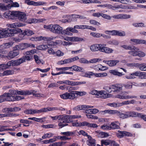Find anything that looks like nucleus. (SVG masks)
<instances>
[{
    "mask_svg": "<svg viewBox=\"0 0 146 146\" xmlns=\"http://www.w3.org/2000/svg\"><path fill=\"white\" fill-rule=\"evenodd\" d=\"M16 94L17 93L18 94L21 95H27V90L23 91V90H16Z\"/></svg>",
    "mask_w": 146,
    "mask_h": 146,
    "instance_id": "nucleus-44",
    "label": "nucleus"
},
{
    "mask_svg": "<svg viewBox=\"0 0 146 146\" xmlns=\"http://www.w3.org/2000/svg\"><path fill=\"white\" fill-rule=\"evenodd\" d=\"M7 31V36L8 37L13 36L14 34H16L18 33L22 32L21 30L20 29H9L6 28Z\"/></svg>",
    "mask_w": 146,
    "mask_h": 146,
    "instance_id": "nucleus-8",
    "label": "nucleus"
},
{
    "mask_svg": "<svg viewBox=\"0 0 146 146\" xmlns=\"http://www.w3.org/2000/svg\"><path fill=\"white\" fill-rule=\"evenodd\" d=\"M98 94V98H100L102 99L110 98L112 96L111 94L107 93L104 90L99 91Z\"/></svg>",
    "mask_w": 146,
    "mask_h": 146,
    "instance_id": "nucleus-10",
    "label": "nucleus"
},
{
    "mask_svg": "<svg viewBox=\"0 0 146 146\" xmlns=\"http://www.w3.org/2000/svg\"><path fill=\"white\" fill-rule=\"evenodd\" d=\"M54 125L52 124H50L47 125H42V127L44 128H54Z\"/></svg>",
    "mask_w": 146,
    "mask_h": 146,
    "instance_id": "nucleus-54",
    "label": "nucleus"
},
{
    "mask_svg": "<svg viewBox=\"0 0 146 146\" xmlns=\"http://www.w3.org/2000/svg\"><path fill=\"white\" fill-rule=\"evenodd\" d=\"M102 17L104 18L107 20H110L111 19V17L107 14L102 13Z\"/></svg>",
    "mask_w": 146,
    "mask_h": 146,
    "instance_id": "nucleus-53",
    "label": "nucleus"
},
{
    "mask_svg": "<svg viewBox=\"0 0 146 146\" xmlns=\"http://www.w3.org/2000/svg\"><path fill=\"white\" fill-rule=\"evenodd\" d=\"M26 15L25 13L19 11H7L4 14V17L5 18L13 19L16 17L22 21H24L26 20Z\"/></svg>",
    "mask_w": 146,
    "mask_h": 146,
    "instance_id": "nucleus-1",
    "label": "nucleus"
},
{
    "mask_svg": "<svg viewBox=\"0 0 146 146\" xmlns=\"http://www.w3.org/2000/svg\"><path fill=\"white\" fill-rule=\"evenodd\" d=\"M90 93L92 95H95L96 97L98 98L99 91L96 90H93L90 91Z\"/></svg>",
    "mask_w": 146,
    "mask_h": 146,
    "instance_id": "nucleus-63",
    "label": "nucleus"
},
{
    "mask_svg": "<svg viewBox=\"0 0 146 146\" xmlns=\"http://www.w3.org/2000/svg\"><path fill=\"white\" fill-rule=\"evenodd\" d=\"M72 39H73L72 41H74L78 42L82 41H84L83 38L77 37H72Z\"/></svg>",
    "mask_w": 146,
    "mask_h": 146,
    "instance_id": "nucleus-48",
    "label": "nucleus"
},
{
    "mask_svg": "<svg viewBox=\"0 0 146 146\" xmlns=\"http://www.w3.org/2000/svg\"><path fill=\"white\" fill-rule=\"evenodd\" d=\"M31 58V57L29 56L28 55H26L25 56H23V57L16 60L17 66L20 65L21 64L25 62V60H30Z\"/></svg>",
    "mask_w": 146,
    "mask_h": 146,
    "instance_id": "nucleus-9",
    "label": "nucleus"
},
{
    "mask_svg": "<svg viewBox=\"0 0 146 146\" xmlns=\"http://www.w3.org/2000/svg\"><path fill=\"white\" fill-rule=\"evenodd\" d=\"M14 71L13 70H7L4 71L3 73V76H7L14 74Z\"/></svg>",
    "mask_w": 146,
    "mask_h": 146,
    "instance_id": "nucleus-38",
    "label": "nucleus"
},
{
    "mask_svg": "<svg viewBox=\"0 0 146 146\" xmlns=\"http://www.w3.org/2000/svg\"><path fill=\"white\" fill-rule=\"evenodd\" d=\"M68 93V98L69 99L73 100L76 98L75 92L72 91Z\"/></svg>",
    "mask_w": 146,
    "mask_h": 146,
    "instance_id": "nucleus-34",
    "label": "nucleus"
},
{
    "mask_svg": "<svg viewBox=\"0 0 146 146\" xmlns=\"http://www.w3.org/2000/svg\"><path fill=\"white\" fill-rule=\"evenodd\" d=\"M93 75H94V72H89L86 73L84 76L90 78L91 77L90 76Z\"/></svg>",
    "mask_w": 146,
    "mask_h": 146,
    "instance_id": "nucleus-56",
    "label": "nucleus"
},
{
    "mask_svg": "<svg viewBox=\"0 0 146 146\" xmlns=\"http://www.w3.org/2000/svg\"><path fill=\"white\" fill-rule=\"evenodd\" d=\"M9 92L5 93L6 94V98H5L7 99L5 101H13L15 100H19L21 99H23L24 97L20 96H17L16 97L14 95L16 94V90H9Z\"/></svg>",
    "mask_w": 146,
    "mask_h": 146,
    "instance_id": "nucleus-3",
    "label": "nucleus"
},
{
    "mask_svg": "<svg viewBox=\"0 0 146 146\" xmlns=\"http://www.w3.org/2000/svg\"><path fill=\"white\" fill-rule=\"evenodd\" d=\"M121 19H127L131 18V16L130 15L126 14H121Z\"/></svg>",
    "mask_w": 146,
    "mask_h": 146,
    "instance_id": "nucleus-51",
    "label": "nucleus"
},
{
    "mask_svg": "<svg viewBox=\"0 0 146 146\" xmlns=\"http://www.w3.org/2000/svg\"><path fill=\"white\" fill-rule=\"evenodd\" d=\"M53 135V134L52 133H46L44 135L42 136V138L43 139H46L47 138H50L52 137Z\"/></svg>",
    "mask_w": 146,
    "mask_h": 146,
    "instance_id": "nucleus-47",
    "label": "nucleus"
},
{
    "mask_svg": "<svg viewBox=\"0 0 146 146\" xmlns=\"http://www.w3.org/2000/svg\"><path fill=\"white\" fill-rule=\"evenodd\" d=\"M73 70L80 72H84V70L82 67L77 66L76 65L74 66Z\"/></svg>",
    "mask_w": 146,
    "mask_h": 146,
    "instance_id": "nucleus-35",
    "label": "nucleus"
},
{
    "mask_svg": "<svg viewBox=\"0 0 146 146\" xmlns=\"http://www.w3.org/2000/svg\"><path fill=\"white\" fill-rule=\"evenodd\" d=\"M17 66L15 60H12L9 61L7 64H0V68L5 69L8 68L10 66Z\"/></svg>",
    "mask_w": 146,
    "mask_h": 146,
    "instance_id": "nucleus-5",
    "label": "nucleus"
},
{
    "mask_svg": "<svg viewBox=\"0 0 146 146\" xmlns=\"http://www.w3.org/2000/svg\"><path fill=\"white\" fill-rule=\"evenodd\" d=\"M117 115L119 116L120 118L122 119H125L127 118V114H124L120 113L119 111V113L117 114Z\"/></svg>",
    "mask_w": 146,
    "mask_h": 146,
    "instance_id": "nucleus-40",
    "label": "nucleus"
},
{
    "mask_svg": "<svg viewBox=\"0 0 146 146\" xmlns=\"http://www.w3.org/2000/svg\"><path fill=\"white\" fill-rule=\"evenodd\" d=\"M11 4H9L6 5L0 3V8H2L3 10H6L10 9L11 7H19V5L17 2H11Z\"/></svg>",
    "mask_w": 146,
    "mask_h": 146,
    "instance_id": "nucleus-7",
    "label": "nucleus"
},
{
    "mask_svg": "<svg viewBox=\"0 0 146 146\" xmlns=\"http://www.w3.org/2000/svg\"><path fill=\"white\" fill-rule=\"evenodd\" d=\"M34 34L33 32L31 30L29 29L25 30L23 33V34L28 36H31Z\"/></svg>",
    "mask_w": 146,
    "mask_h": 146,
    "instance_id": "nucleus-37",
    "label": "nucleus"
},
{
    "mask_svg": "<svg viewBox=\"0 0 146 146\" xmlns=\"http://www.w3.org/2000/svg\"><path fill=\"white\" fill-rule=\"evenodd\" d=\"M35 47V45L32 43H23L19 44V48L22 50L28 48H32Z\"/></svg>",
    "mask_w": 146,
    "mask_h": 146,
    "instance_id": "nucleus-12",
    "label": "nucleus"
},
{
    "mask_svg": "<svg viewBox=\"0 0 146 146\" xmlns=\"http://www.w3.org/2000/svg\"><path fill=\"white\" fill-rule=\"evenodd\" d=\"M6 94L4 93L3 94L0 96V103L5 101V100L7 99L5 98H6Z\"/></svg>",
    "mask_w": 146,
    "mask_h": 146,
    "instance_id": "nucleus-45",
    "label": "nucleus"
},
{
    "mask_svg": "<svg viewBox=\"0 0 146 146\" xmlns=\"http://www.w3.org/2000/svg\"><path fill=\"white\" fill-rule=\"evenodd\" d=\"M58 86V85L57 83L53 82L50 84L48 86V88H53L54 87H57Z\"/></svg>",
    "mask_w": 146,
    "mask_h": 146,
    "instance_id": "nucleus-57",
    "label": "nucleus"
},
{
    "mask_svg": "<svg viewBox=\"0 0 146 146\" xmlns=\"http://www.w3.org/2000/svg\"><path fill=\"white\" fill-rule=\"evenodd\" d=\"M145 55V54L144 52L140 51H138L137 56L140 57H143Z\"/></svg>",
    "mask_w": 146,
    "mask_h": 146,
    "instance_id": "nucleus-60",
    "label": "nucleus"
},
{
    "mask_svg": "<svg viewBox=\"0 0 146 146\" xmlns=\"http://www.w3.org/2000/svg\"><path fill=\"white\" fill-rule=\"evenodd\" d=\"M130 40L133 42L134 44H144V40L139 39H131Z\"/></svg>",
    "mask_w": 146,
    "mask_h": 146,
    "instance_id": "nucleus-30",
    "label": "nucleus"
},
{
    "mask_svg": "<svg viewBox=\"0 0 146 146\" xmlns=\"http://www.w3.org/2000/svg\"><path fill=\"white\" fill-rule=\"evenodd\" d=\"M119 61L118 60H105L103 61L104 63H105L109 66L111 67H113L115 66L117 63H119Z\"/></svg>",
    "mask_w": 146,
    "mask_h": 146,
    "instance_id": "nucleus-21",
    "label": "nucleus"
},
{
    "mask_svg": "<svg viewBox=\"0 0 146 146\" xmlns=\"http://www.w3.org/2000/svg\"><path fill=\"white\" fill-rule=\"evenodd\" d=\"M13 44V42H9L4 44H3L0 45V47L3 50L4 49L8 48L12 46Z\"/></svg>",
    "mask_w": 146,
    "mask_h": 146,
    "instance_id": "nucleus-28",
    "label": "nucleus"
},
{
    "mask_svg": "<svg viewBox=\"0 0 146 146\" xmlns=\"http://www.w3.org/2000/svg\"><path fill=\"white\" fill-rule=\"evenodd\" d=\"M115 98L120 99L127 100L129 99L136 98L137 97L134 95H125L124 94H123L122 95H117L115 96Z\"/></svg>",
    "mask_w": 146,
    "mask_h": 146,
    "instance_id": "nucleus-14",
    "label": "nucleus"
},
{
    "mask_svg": "<svg viewBox=\"0 0 146 146\" xmlns=\"http://www.w3.org/2000/svg\"><path fill=\"white\" fill-rule=\"evenodd\" d=\"M7 31L6 28L0 29V38H3L7 37Z\"/></svg>",
    "mask_w": 146,
    "mask_h": 146,
    "instance_id": "nucleus-25",
    "label": "nucleus"
},
{
    "mask_svg": "<svg viewBox=\"0 0 146 146\" xmlns=\"http://www.w3.org/2000/svg\"><path fill=\"white\" fill-rule=\"evenodd\" d=\"M108 105L111 107L115 108L120 107V103L114 102L113 103H110L108 104Z\"/></svg>",
    "mask_w": 146,
    "mask_h": 146,
    "instance_id": "nucleus-42",
    "label": "nucleus"
},
{
    "mask_svg": "<svg viewBox=\"0 0 146 146\" xmlns=\"http://www.w3.org/2000/svg\"><path fill=\"white\" fill-rule=\"evenodd\" d=\"M44 27L48 30L53 33L56 34L62 35L65 34V31L63 30L62 27L58 24H51L48 25H44Z\"/></svg>",
    "mask_w": 146,
    "mask_h": 146,
    "instance_id": "nucleus-2",
    "label": "nucleus"
},
{
    "mask_svg": "<svg viewBox=\"0 0 146 146\" xmlns=\"http://www.w3.org/2000/svg\"><path fill=\"white\" fill-rule=\"evenodd\" d=\"M95 132L96 133H99L98 136L101 138L106 137L108 136V134L104 132H100V131H96Z\"/></svg>",
    "mask_w": 146,
    "mask_h": 146,
    "instance_id": "nucleus-32",
    "label": "nucleus"
},
{
    "mask_svg": "<svg viewBox=\"0 0 146 146\" xmlns=\"http://www.w3.org/2000/svg\"><path fill=\"white\" fill-rule=\"evenodd\" d=\"M120 123L118 121H115L111 123V129H118L120 128Z\"/></svg>",
    "mask_w": 146,
    "mask_h": 146,
    "instance_id": "nucleus-23",
    "label": "nucleus"
},
{
    "mask_svg": "<svg viewBox=\"0 0 146 146\" xmlns=\"http://www.w3.org/2000/svg\"><path fill=\"white\" fill-rule=\"evenodd\" d=\"M90 23L95 25L99 26L101 25L100 23L94 20H91L89 21Z\"/></svg>",
    "mask_w": 146,
    "mask_h": 146,
    "instance_id": "nucleus-49",
    "label": "nucleus"
},
{
    "mask_svg": "<svg viewBox=\"0 0 146 146\" xmlns=\"http://www.w3.org/2000/svg\"><path fill=\"white\" fill-rule=\"evenodd\" d=\"M111 140H102L101 143L102 145H108L110 144Z\"/></svg>",
    "mask_w": 146,
    "mask_h": 146,
    "instance_id": "nucleus-43",
    "label": "nucleus"
},
{
    "mask_svg": "<svg viewBox=\"0 0 146 146\" xmlns=\"http://www.w3.org/2000/svg\"><path fill=\"white\" fill-rule=\"evenodd\" d=\"M68 92H66L63 94L60 95V96L62 99H68Z\"/></svg>",
    "mask_w": 146,
    "mask_h": 146,
    "instance_id": "nucleus-58",
    "label": "nucleus"
},
{
    "mask_svg": "<svg viewBox=\"0 0 146 146\" xmlns=\"http://www.w3.org/2000/svg\"><path fill=\"white\" fill-rule=\"evenodd\" d=\"M142 72L140 71H137L135 72L132 73L131 75L133 76L134 77L135 76H139L141 75V74Z\"/></svg>",
    "mask_w": 146,
    "mask_h": 146,
    "instance_id": "nucleus-62",
    "label": "nucleus"
},
{
    "mask_svg": "<svg viewBox=\"0 0 146 146\" xmlns=\"http://www.w3.org/2000/svg\"><path fill=\"white\" fill-rule=\"evenodd\" d=\"M106 44H102L101 52L107 54H110L112 53L113 50L111 48L106 47Z\"/></svg>",
    "mask_w": 146,
    "mask_h": 146,
    "instance_id": "nucleus-16",
    "label": "nucleus"
},
{
    "mask_svg": "<svg viewBox=\"0 0 146 146\" xmlns=\"http://www.w3.org/2000/svg\"><path fill=\"white\" fill-rule=\"evenodd\" d=\"M110 73L114 75L117 76H121L124 75L122 72H120L117 71L116 70H111L110 71Z\"/></svg>",
    "mask_w": 146,
    "mask_h": 146,
    "instance_id": "nucleus-31",
    "label": "nucleus"
},
{
    "mask_svg": "<svg viewBox=\"0 0 146 146\" xmlns=\"http://www.w3.org/2000/svg\"><path fill=\"white\" fill-rule=\"evenodd\" d=\"M95 140L94 139H93L92 140H88V145L91 146H95L96 143H95Z\"/></svg>",
    "mask_w": 146,
    "mask_h": 146,
    "instance_id": "nucleus-46",
    "label": "nucleus"
},
{
    "mask_svg": "<svg viewBox=\"0 0 146 146\" xmlns=\"http://www.w3.org/2000/svg\"><path fill=\"white\" fill-rule=\"evenodd\" d=\"M102 112L103 113H108L110 114L114 115L119 113V111L116 110H105L102 111Z\"/></svg>",
    "mask_w": 146,
    "mask_h": 146,
    "instance_id": "nucleus-27",
    "label": "nucleus"
},
{
    "mask_svg": "<svg viewBox=\"0 0 146 146\" xmlns=\"http://www.w3.org/2000/svg\"><path fill=\"white\" fill-rule=\"evenodd\" d=\"M94 108L93 106H87L86 105H82V110H86L88 109Z\"/></svg>",
    "mask_w": 146,
    "mask_h": 146,
    "instance_id": "nucleus-61",
    "label": "nucleus"
},
{
    "mask_svg": "<svg viewBox=\"0 0 146 146\" xmlns=\"http://www.w3.org/2000/svg\"><path fill=\"white\" fill-rule=\"evenodd\" d=\"M59 108L57 107L43 108H42V113L46 112L49 111L58 110Z\"/></svg>",
    "mask_w": 146,
    "mask_h": 146,
    "instance_id": "nucleus-24",
    "label": "nucleus"
},
{
    "mask_svg": "<svg viewBox=\"0 0 146 146\" xmlns=\"http://www.w3.org/2000/svg\"><path fill=\"white\" fill-rule=\"evenodd\" d=\"M118 133L117 134V136L119 138H122L124 136H131L132 134L129 132L126 131H118Z\"/></svg>",
    "mask_w": 146,
    "mask_h": 146,
    "instance_id": "nucleus-18",
    "label": "nucleus"
},
{
    "mask_svg": "<svg viewBox=\"0 0 146 146\" xmlns=\"http://www.w3.org/2000/svg\"><path fill=\"white\" fill-rule=\"evenodd\" d=\"M132 25L136 27H145L144 24L142 23H133L132 24Z\"/></svg>",
    "mask_w": 146,
    "mask_h": 146,
    "instance_id": "nucleus-39",
    "label": "nucleus"
},
{
    "mask_svg": "<svg viewBox=\"0 0 146 146\" xmlns=\"http://www.w3.org/2000/svg\"><path fill=\"white\" fill-rule=\"evenodd\" d=\"M79 62L81 63L88 64L89 61L84 58H82L79 59Z\"/></svg>",
    "mask_w": 146,
    "mask_h": 146,
    "instance_id": "nucleus-52",
    "label": "nucleus"
},
{
    "mask_svg": "<svg viewBox=\"0 0 146 146\" xmlns=\"http://www.w3.org/2000/svg\"><path fill=\"white\" fill-rule=\"evenodd\" d=\"M76 2L84 4H89L92 3L101 4L102 3L101 1L97 0H80L77 1Z\"/></svg>",
    "mask_w": 146,
    "mask_h": 146,
    "instance_id": "nucleus-11",
    "label": "nucleus"
},
{
    "mask_svg": "<svg viewBox=\"0 0 146 146\" xmlns=\"http://www.w3.org/2000/svg\"><path fill=\"white\" fill-rule=\"evenodd\" d=\"M90 35L94 37L99 38L101 37L102 34L99 33L92 32L90 33Z\"/></svg>",
    "mask_w": 146,
    "mask_h": 146,
    "instance_id": "nucleus-41",
    "label": "nucleus"
},
{
    "mask_svg": "<svg viewBox=\"0 0 146 146\" xmlns=\"http://www.w3.org/2000/svg\"><path fill=\"white\" fill-rule=\"evenodd\" d=\"M123 84H117L112 86V89H114L113 92H118L122 90Z\"/></svg>",
    "mask_w": 146,
    "mask_h": 146,
    "instance_id": "nucleus-22",
    "label": "nucleus"
},
{
    "mask_svg": "<svg viewBox=\"0 0 146 146\" xmlns=\"http://www.w3.org/2000/svg\"><path fill=\"white\" fill-rule=\"evenodd\" d=\"M138 67L141 71H146V65L145 63H138Z\"/></svg>",
    "mask_w": 146,
    "mask_h": 146,
    "instance_id": "nucleus-33",
    "label": "nucleus"
},
{
    "mask_svg": "<svg viewBox=\"0 0 146 146\" xmlns=\"http://www.w3.org/2000/svg\"><path fill=\"white\" fill-rule=\"evenodd\" d=\"M19 54V51H10L8 54L7 57L8 59H10L13 58L15 57L18 56Z\"/></svg>",
    "mask_w": 146,
    "mask_h": 146,
    "instance_id": "nucleus-17",
    "label": "nucleus"
},
{
    "mask_svg": "<svg viewBox=\"0 0 146 146\" xmlns=\"http://www.w3.org/2000/svg\"><path fill=\"white\" fill-rule=\"evenodd\" d=\"M26 3L28 5H33L34 6L43 5L46 4V3L45 2L42 1L35 2L33 1H30V0H28L27 2H26Z\"/></svg>",
    "mask_w": 146,
    "mask_h": 146,
    "instance_id": "nucleus-19",
    "label": "nucleus"
},
{
    "mask_svg": "<svg viewBox=\"0 0 146 146\" xmlns=\"http://www.w3.org/2000/svg\"><path fill=\"white\" fill-rule=\"evenodd\" d=\"M20 122L21 123L29 124L31 123V121L27 119H21L20 121Z\"/></svg>",
    "mask_w": 146,
    "mask_h": 146,
    "instance_id": "nucleus-59",
    "label": "nucleus"
},
{
    "mask_svg": "<svg viewBox=\"0 0 146 146\" xmlns=\"http://www.w3.org/2000/svg\"><path fill=\"white\" fill-rule=\"evenodd\" d=\"M101 128L106 130H111V125H104L101 127Z\"/></svg>",
    "mask_w": 146,
    "mask_h": 146,
    "instance_id": "nucleus-50",
    "label": "nucleus"
},
{
    "mask_svg": "<svg viewBox=\"0 0 146 146\" xmlns=\"http://www.w3.org/2000/svg\"><path fill=\"white\" fill-rule=\"evenodd\" d=\"M24 113L27 114H29L39 113H42V108L39 110L33 109H27L25 111Z\"/></svg>",
    "mask_w": 146,
    "mask_h": 146,
    "instance_id": "nucleus-15",
    "label": "nucleus"
},
{
    "mask_svg": "<svg viewBox=\"0 0 146 146\" xmlns=\"http://www.w3.org/2000/svg\"><path fill=\"white\" fill-rule=\"evenodd\" d=\"M86 115L88 118L89 119H98V117L96 116L89 114H86Z\"/></svg>",
    "mask_w": 146,
    "mask_h": 146,
    "instance_id": "nucleus-64",
    "label": "nucleus"
},
{
    "mask_svg": "<svg viewBox=\"0 0 146 146\" xmlns=\"http://www.w3.org/2000/svg\"><path fill=\"white\" fill-rule=\"evenodd\" d=\"M59 121L58 125L61 128L67 125L68 124L67 123L71 122V121L70 120L69 115L63 116L61 115Z\"/></svg>",
    "mask_w": 146,
    "mask_h": 146,
    "instance_id": "nucleus-4",
    "label": "nucleus"
},
{
    "mask_svg": "<svg viewBox=\"0 0 146 146\" xmlns=\"http://www.w3.org/2000/svg\"><path fill=\"white\" fill-rule=\"evenodd\" d=\"M129 51L128 52V53L131 55L133 56H137V53L138 51L139 50V49L135 46L131 47V49L129 50Z\"/></svg>",
    "mask_w": 146,
    "mask_h": 146,
    "instance_id": "nucleus-20",
    "label": "nucleus"
},
{
    "mask_svg": "<svg viewBox=\"0 0 146 146\" xmlns=\"http://www.w3.org/2000/svg\"><path fill=\"white\" fill-rule=\"evenodd\" d=\"M35 53H37V50L36 49H32L25 52V54L26 55H31Z\"/></svg>",
    "mask_w": 146,
    "mask_h": 146,
    "instance_id": "nucleus-36",
    "label": "nucleus"
},
{
    "mask_svg": "<svg viewBox=\"0 0 146 146\" xmlns=\"http://www.w3.org/2000/svg\"><path fill=\"white\" fill-rule=\"evenodd\" d=\"M126 113L127 114V118L129 117H138L140 114V113L131 111L126 112Z\"/></svg>",
    "mask_w": 146,
    "mask_h": 146,
    "instance_id": "nucleus-26",
    "label": "nucleus"
},
{
    "mask_svg": "<svg viewBox=\"0 0 146 146\" xmlns=\"http://www.w3.org/2000/svg\"><path fill=\"white\" fill-rule=\"evenodd\" d=\"M102 44H96L90 46V48L92 52L100 51L101 52Z\"/></svg>",
    "mask_w": 146,
    "mask_h": 146,
    "instance_id": "nucleus-13",
    "label": "nucleus"
},
{
    "mask_svg": "<svg viewBox=\"0 0 146 146\" xmlns=\"http://www.w3.org/2000/svg\"><path fill=\"white\" fill-rule=\"evenodd\" d=\"M30 21H31V22H29L30 23H39L45 21V19H30Z\"/></svg>",
    "mask_w": 146,
    "mask_h": 146,
    "instance_id": "nucleus-29",
    "label": "nucleus"
},
{
    "mask_svg": "<svg viewBox=\"0 0 146 146\" xmlns=\"http://www.w3.org/2000/svg\"><path fill=\"white\" fill-rule=\"evenodd\" d=\"M138 63H128L127 64V66H128L133 67H138Z\"/></svg>",
    "mask_w": 146,
    "mask_h": 146,
    "instance_id": "nucleus-55",
    "label": "nucleus"
},
{
    "mask_svg": "<svg viewBox=\"0 0 146 146\" xmlns=\"http://www.w3.org/2000/svg\"><path fill=\"white\" fill-rule=\"evenodd\" d=\"M56 37H53L52 36L46 37L40 36L31 38V40L35 41H40L42 40H44L45 41H50L54 39H56Z\"/></svg>",
    "mask_w": 146,
    "mask_h": 146,
    "instance_id": "nucleus-6",
    "label": "nucleus"
}]
</instances>
